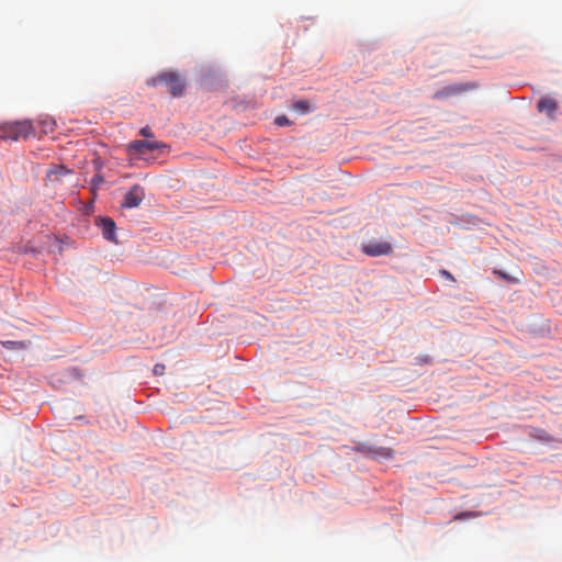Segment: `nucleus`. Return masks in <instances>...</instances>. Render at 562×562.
<instances>
[{
	"label": "nucleus",
	"instance_id": "nucleus-7",
	"mask_svg": "<svg viewBox=\"0 0 562 562\" xmlns=\"http://www.w3.org/2000/svg\"><path fill=\"white\" fill-rule=\"evenodd\" d=\"M537 110L553 119L558 110V102L551 97H542L537 102Z\"/></svg>",
	"mask_w": 562,
	"mask_h": 562
},
{
	"label": "nucleus",
	"instance_id": "nucleus-6",
	"mask_svg": "<svg viewBox=\"0 0 562 562\" xmlns=\"http://www.w3.org/2000/svg\"><path fill=\"white\" fill-rule=\"evenodd\" d=\"M98 226L102 231V235L106 240L116 243V225L115 222L110 217H100L97 222Z\"/></svg>",
	"mask_w": 562,
	"mask_h": 562
},
{
	"label": "nucleus",
	"instance_id": "nucleus-8",
	"mask_svg": "<svg viewBox=\"0 0 562 562\" xmlns=\"http://www.w3.org/2000/svg\"><path fill=\"white\" fill-rule=\"evenodd\" d=\"M464 90H465V87L463 85L449 86V87H446L442 90L436 92L435 98L436 99L448 98L450 95L457 94V93L462 92Z\"/></svg>",
	"mask_w": 562,
	"mask_h": 562
},
{
	"label": "nucleus",
	"instance_id": "nucleus-12",
	"mask_svg": "<svg viewBox=\"0 0 562 562\" xmlns=\"http://www.w3.org/2000/svg\"><path fill=\"white\" fill-rule=\"evenodd\" d=\"M7 349L24 348L26 345L23 341L7 340L0 342Z\"/></svg>",
	"mask_w": 562,
	"mask_h": 562
},
{
	"label": "nucleus",
	"instance_id": "nucleus-4",
	"mask_svg": "<svg viewBox=\"0 0 562 562\" xmlns=\"http://www.w3.org/2000/svg\"><path fill=\"white\" fill-rule=\"evenodd\" d=\"M361 250L370 257H379L392 254L393 248L387 241L371 240L367 244H362Z\"/></svg>",
	"mask_w": 562,
	"mask_h": 562
},
{
	"label": "nucleus",
	"instance_id": "nucleus-19",
	"mask_svg": "<svg viewBox=\"0 0 562 562\" xmlns=\"http://www.w3.org/2000/svg\"><path fill=\"white\" fill-rule=\"evenodd\" d=\"M383 456L390 457L391 456L390 450H387L385 453H383Z\"/></svg>",
	"mask_w": 562,
	"mask_h": 562
},
{
	"label": "nucleus",
	"instance_id": "nucleus-5",
	"mask_svg": "<svg viewBox=\"0 0 562 562\" xmlns=\"http://www.w3.org/2000/svg\"><path fill=\"white\" fill-rule=\"evenodd\" d=\"M145 199V190L139 184H134L124 195L122 207L134 209L140 205Z\"/></svg>",
	"mask_w": 562,
	"mask_h": 562
},
{
	"label": "nucleus",
	"instance_id": "nucleus-9",
	"mask_svg": "<svg viewBox=\"0 0 562 562\" xmlns=\"http://www.w3.org/2000/svg\"><path fill=\"white\" fill-rule=\"evenodd\" d=\"M68 173H70V170L67 169L65 166H56L55 168L48 170L47 177L50 178L52 176H56V178H60Z\"/></svg>",
	"mask_w": 562,
	"mask_h": 562
},
{
	"label": "nucleus",
	"instance_id": "nucleus-11",
	"mask_svg": "<svg viewBox=\"0 0 562 562\" xmlns=\"http://www.w3.org/2000/svg\"><path fill=\"white\" fill-rule=\"evenodd\" d=\"M103 182L104 177L102 175L98 173L93 176V178L91 179V191L94 195Z\"/></svg>",
	"mask_w": 562,
	"mask_h": 562
},
{
	"label": "nucleus",
	"instance_id": "nucleus-13",
	"mask_svg": "<svg viewBox=\"0 0 562 562\" xmlns=\"http://www.w3.org/2000/svg\"><path fill=\"white\" fill-rule=\"evenodd\" d=\"M274 123L278 126H286V125L290 124V121H289V119L286 116L281 115V116L276 117Z\"/></svg>",
	"mask_w": 562,
	"mask_h": 562
},
{
	"label": "nucleus",
	"instance_id": "nucleus-14",
	"mask_svg": "<svg viewBox=\"0 0 562 562\" xmlns=\"http://www.w3.org/2000/svg\"><path fill=\"white\" fill-rule=\"evenodd\" d=\"M44 126V131L47 133V132H53L54 131V127H55V123L53 121H42L41 122Z\"/></svg>",
	"mask_w": 562,
	"mask_h": 562
},
{
	"label": "nucleus",
	"instance_id": "nucleus-15",
	"mask_svg": "<svg viewBox=\"0 0 562 562\" xmlns=\"http://www.w3.org/2000/svg\"><path fill=\"white\" fill-rule=\"evenodd\" d=\"M140 135L146 137V138H153L154 137V134H153V131L149 126H144L140 131H139Z\"/></svg>",
	"mask_w": 562,
	"mask_h": 562
},
{
	"label": "nucleus",
	"instance_id": "nucleus-3",
	"mask_svg": "<svg viewBox=\"0 0 562 562\" xmlns=\"http://www.w3.org/2000/svg\"><path fill=\"white\" fill-rule=\"evenodd\" d=\"M167 148V145L154 139H137L133 140L127 146V151L131 156H136L140 159H148L149 151Z\"/></svg>",
	"mask_w": 562,
	"mask_h": 562
},
{
	"label": "nucleus",
	"instance_id": "nucleus-1",
	"mask_svg": "<svg viewBox=\"0 0 562 562\" xmlns=\"http://www.w3.org/2000/svg\"><path fill=\"white\" fill-rule=\"evenodd\" d=\"M0 138L3 140H20L35 136V127L31 120L8 122L0 126Z\"/></svg>",
	"mask_w": 562,
	"mask_h": 562
},
{
	"label": "nucleus",
	"instance_id": "nucleus-2",
	"mask_svg": "<svg viewBox=\"0 0 562 562\" xmlns=\"http://www.w3.org/2000/svg\"><path fill=\"white\" fill-rule=\"evenodd\" d=\"M147 83L150 87L165 85L173 97H181L186 88V82L181 75L172 71L160 74L159 76L149 79Z\"/></svg>",
	"mask_w": 562,
	"mask_h": 562
},
{
	"label": "nucleus",
	"instance_id": "nucleus-17",
	"mask_svg": "<svg viewBox=\"0 0 562 562\" xmlns=\"http://www.w3.org/2000/svg\"><path fill=\"white\" fill-rule=\"evenodd\" d=\"M441 274L445 276V278L454 281V278L452 277V274L449 271L441 270Z\"/></svg>",
	"mask_w": 562,
	"mask_h": 562
},
{
	"label": "nucleus",
	"instance_id": "nucleus-16",
	"mask_svg": "<svg viewBox=\"0 0 562 562\" xmlns=\"http://www.w3.org/2000/svg\"><path fill=\"white\" fill-rule=\"evenodd\" d=\"M165 364L162 363H157L155 364L153 371H154V374L156 375H162L165 373Z\"/></svg>",
	"mask_w": 562,
	"mask_h": 562
},
{
	"label": "nucleus",
	"instance_id": "nucleus-10",
	"mask_svg": "<svg viewBox=\"0 0 562 562\" xmlns=\"http://www.w3.org/2000/svg\"><path fill=\"white\" fill-rule=\"evenodd\" d=\"M292 109L301 114L310 112V103L305 100H300L293 103Z\"/></svg>",
	"mask_w": 562,
	"mask_h": 562
},
{
	"label": "nucleus",
	"instance_id": "nucleus-18",
	"mask_svg": "<svg viewBox=\"0 0 562 562\" xmlns=\"http://www.w3.org/2000/svg\"><path fill=\"white\" fill-rule=\"evenodd\" d=\"M494 273L498 274L501 278H503L505 280H510V278L505 272L494 271Z\"/></svg>",
	"mask_w": 562,
	"mask_h": 562
}]
</instances>
